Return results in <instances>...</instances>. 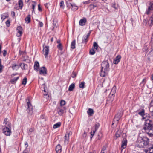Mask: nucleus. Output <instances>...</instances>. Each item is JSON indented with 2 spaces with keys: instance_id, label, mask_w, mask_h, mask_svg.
<instances>
[{
  "instance_id": "obj_54",
  "label": "nucleus",
  "mask_w": 153,
  "mask_h": 153,
  "mask_svg": "<svg viewBox=\"0 0 153 153\" xmlns=\"http://www.w3.org/2000/svg\"><path fill=\"white\" fill-rule=\"evenodd\" d=\"M49 5V4L48 3H47L45 4V6L46 8H48Z\"/></svg>"
},
{
  "instance_id": "obj_11",
  "label": "nucleus",
  "mask_w": 153,
  "mask_h": 153,
  "mask_svg": "<svg viewBox=\"0 0 153 153\" xmlns=\"http://www.w3.org/2000/svg\"><path fill=\"white\" fill-rule=\"evenodd\" d=\"M57 111L59 115L60 116H62L63 114L66 112L65 108L62 109L59 107L57 108Z\"/></svg>"
},
{
  "instance_id": "obj_22",
  "label": "nucleus",
  "mask_w": 153,
  "mask_h": 153,
  "mask_svg": "<svg viewBox=\"0 0 153 153\" xmlns=\"http://www.w3.org/2000/svg\"><path fill=\"white\" fill-rule=\"evenodd\" d=\"M116 87L115 86H114L112 88L110 93V94L112 95H113L116 93Z\"/></svg>"
},
{
  "instance_id": "obj_27",
  "label": "nucleus",
  "mask_w": 153,
  "mask_h": 153,
  "mask_svg": "<svg viewBox=\"0 0 153 153\" xmlns=\"http://www.w3.org/2000/svg\"><path fill=\"white\" fill-rule=\"evenodd\" d=\"M75 88V84L74 83L71 84L69 86L68 90L70 91H72Z\"/></svg>"
},
{
  "instance_id": "obj_47",
  "label": "nucleus",
  "mask_w": 153,
  "mask_h": 153,
  "mask_svg": "<svg viewBox=\"0 0 153 153\" xmlns=\"http://www.w3.org/2000/svg\"><path fill=\"white\" fill-rule=\"evenodd\" d=\"M148 55L150 56H153V48L149 52Z\"/></svg>"
},
{
  "instance_id": "obj_14",
  "label": "nucleus",
  "mask_w": 153,
  "mask_h": 153,
  "mask_svg": "<svg viewBox=\"0 0 153 153\" xmlns=\"http://www.w3.org/2000/svg\"><path fill=\"white\" fill-rule=\"evenodd\" d=\"M120 56L119 55L117 56L116 58L114 59L113 63L114 64H118L120 61Z\"/></svg>"
},
{
  "instance_id": "obj_37",
  "label": "nucleus",
  "mask_w": 153,
  "mask_h": 153,
  "mask_svg": "<svg viewBox=\"0 0 153 153\" xmlns=\"http://www.w3.org/2000/svg\"><path fill=\"white\" fill-rule=\"evenodd\" d=\"M66 5L68 7H71L72 5L73 4H71L70 3L69 1H66Z\"/></svg>"
},
{
  "instance_id": "obj_30",
  "label": "nucleus",
  "mask_w": 153,
  "mask_h": 153,
  "mask_svg": "<svg viewBox=\"0 0 153 153\" xmlns=\"http://www.w3.org/2000/svg\"><path fill=\"white\" fill-rule=\"evenodd\" d=\"M121 134V132L120 131H117L115 133V136L116 137V139L119 137Z\"/></svg>"
},
{
  "instance_id": "obj_40",
  "label": "nucleus",
  "mask_w": 153,
  "mask_h": 153,
  "mask_svg": "<svg viewBox=\"0 0 153 153\" xmlns=\"http://www.w3.org/2000/svg\"><path fill=\"white\" fill-rule=\"evenodd\" d=\"M95 51L94 49H91L89 52V53L90 55H93L95 53Z\"/></svg>"
},
{
  "instance_id": "obj_38",
  "label": "nucleus",
  "mask_w": 153,
  "mask_h": 153,
  "mask_svg": "<svg viewBox=\"0 0 153 153\" xmlns=\"http://www.w3.org/2000/svg\"><path fill=\"white\" fill-rule=\"evenodd\" d=\"M146 83V79H143L140 83V85L142 86H143Z\"/></svg>"
},
{
  "instance_id": "obj_24",
  "label": "nucleus",
  "mask_w": 153,
  "mask_h": 153,
  "mask_svg": "<svg viewBox=\"0 0 153 153\" xmlns=\"http://www.w3.org/2000/svg\"><path fill=\"white\" fill-rule=\"evenodd\" d=\"M71 7L72 10L74 11H75L78 9V7L74 3L73 4Z\"/></svg>"
},
{
  "instance_id": "obj_55",
  "label": "nucleus",
  "mask_w": 153,
  "mask_h": 153,
  "mask_svg": "<svg viewBox=\"0 0 153 153\" xmlns=\"http://www.w3.org/2000/svg\"><path fill=\"white\" fill-rule=\"evenodd\" d=\"M38 10L39 11H42V9L41 7L40 6L39 4L38 6Z\"/></svg>"
},
{
  "instance_id": "obj_39",
  "label": "nucleus",
  "mask_w": 153,
  "mask_h": 153,
  "mask_svg": "<svg viewBox=\"0 0 153 153\" xmlns=\"http://www.w3.org/2000/svg\"><path fill=\"white\" fill-rule=\"evenodd\" d=\"M60 6L61 8L63 9L64 8V2L63 1H61L60 3Z\"/></svg>"
},
{
  "instance_id": "obj_62",
  "label": "nucleus",
  "mask_w": 153,
  "mask_h": 153,
  "mask_svg": "<svg viewBox=\"0 0 153 153\" xmlns=\"http://www.w3.org/2000/svg\"><path fill=\"white\" fill-rule=\"evenodd\" d=\"M34 131V129L32 128H30L29 129V131L30 132H33Z\"/></svg>"
},
{
  "instance_id": "obj_26",
  "label": "nucleus",
  "mask_w": 153,
  "mask_h": 153,
  "mask_svg": "<svg viewBox=\"0 0 153 153\" xmlns=\"http://www.w3.org/2000/svg\"><path fill=\"white\" fill-rule=\"evenodd\" d=\"M19 77L17 76L16 78H14L13 79H11L10 81V82L12 84L15 83L16 81L18 79Z\"/></svg>"
},
{
  "instance_id": "obj_50",
  "label": "nucleus",
  "mask_w": 153,
  "mask_h": 153,
  "mask_svg": "<svg viewBox=\"0 0 153 153\" xmlns=\"http://www.w3.org/2000/svg\"><path fill=\"white\" fill-rule=\"evenodd\" d=\"M6 24L7 27H9L10 25V22L9 20H7L6 22Z\"/></svg>"
},
{
  "instance_id": "obj_17",
  "label": "nucleus",
  "mask_w": 153,
  "mask_h": 153,
  "mask_svg": "<svg viewBox=\"0 0 153 153\" xmlns=\"http://www.w3.org/2000/svg\"><path fill=\"white\" fill-rule=\"evenodd\" d=\"M39 63L36 61L35 62L34 68L35 70L36 71H38V69L39 68Z\"/></svg>"
},
{
  "instance_id": "obj_60",
  "label": "nucleus",
  "mask_w": 153,
  "mask_h": 153,
  "mask_svg": "<svg viewBox=\"0 0 153 153\" xmlns=\"http://www.w3.org/2000/svg\"><path fill=\"white\" fill-rule=\"evenodd\" d=\"M86 137V133L84 132V133L82 135V137L84 138H85Z\"/></svg>"
},
{
  "instance_id": "obj_51",
  "label": "nucleus",
  "mask_w": 153,
  "mask_h": 153,
  "mask_svg": "<svg viewBox=\"0 0 153 153\" xmlns=\"http://www.w3.org/2000/svg\"><path fill=\"white\" fill-rule=\"evenodd\" d=\"M17 30L18 31H22V29L21 26H19L17 27Z\"/></svg>"
},
{
  "instance_id": "obj_2",
  "label": "nucleus",
  "mask_w": 153,
  "mask_h": 153,
  "mask_svg": "<svg viewBox=\"0 0 153 153\" xmlns=\"http://www.w3.org/2000/svg\"><path fill=\"white\" fill-rule=\"evenodd\" d=\"M149 143V139L146 137L143 138L138 137L137 141V146L140 148L144 147L148 145Z\"/></svg>"
},
{
  "instance_id": "obj_61",
  "label": "nucleus",
  "mask_w": 153,
  "mask_h": 153,
  "mask_svg": "<svg viewBox=\"0 0 153 153\" xmlns=\"http://www.w3.org/2000/svg\"><path fill=\"white\" fill-rule=\"evenodd\" d=\"M45 84H43L42 85V87H43V88L44 89V92H45V93H46V91L45 90Z\"/></svg>"
},
{
  "instance_id": "obj_19",
  "label": "nucleus",
  "mask_w": 153,
  "mask_h": 153,
  "mask_svg": "<svg viewBox=\"0 0 153 153\" xmlns=\"http://www.w3.org/2000/svg\"><path fill=\"white\" fill-rule=\"evenodd\" d=\"M27 101V104L28 106V109L29 110H32V107L31 103L29 102V100L28 99L26 100Z\"/></svg>"
},
{
  "instance_id": "obj_53",
  "label": "nucleus",
  "mask_w": 153,
  "mask_h": 153,
  "mask_svg": "<svg viewBox=\"0 0 153 153\" xmlns=\"http://www.w3.org/2000/svg\"><path fill=\"white\" fill-rule=\"evenodd\" d=\"M36 3H34V4H32V8L33 9V10L32 11V12H33V11H34V8H35V7L36 5Z\"/></svg>"
},
{
  "instance_id": "obj_32",
  "label": "nucleus",
  "mask_w": 153,
  "mask_h": 153,
  "mask_svg": "<svg viewBox=\"0 0 153 153\" xmlns=\"http://www.w3.org/2000/svg\"><path fill=\"white\" fill-rule=\"evenodd\" d=\"M61 123L60 122H58L54 125L53 126V128L54 129H56L59 127L61 125Z\"/></svg>"
},
{
  "instance_id": "obj_48",
  "label": "nucleus",
  "mask_w": 153,
  "mask_h": 153,
  "mask_svg": "<svg viewBox=\"0 0 153 153\" xmlns=\"http://www.w3.org/2000/svg\"><path fill=\"white\" fill-rule=\"evenodd\" d=\"M65 104V102L64 100H61L60 101V105L61 106H62Z\"/></svg>"
},
{
  "instance_id": "obj_16",
  "label": "nucleus",
  "mask_w": 153,
  "mask_h": 153,
  "mask_svg": "<svg viewBox=\"0 0 153 153\" xmlns=\"http://www.w3.org/2000/svg\"><path fill=\"white\" fill-rule=\"evenodd\" d=\"M86 22V19L85 18H84L83 19H81L79 21V24L80 25L83 26L84 25Z\"/></svg>"
},
{
  "instance_id": "obj_3",
  "label": "nucleus",
  "mask_w": 153,
  "mask_h": 153,
  "mask_svg": "<svg viewBox=\"0 0 153 153\" xmlns=\"http://www.w3.org/2000/svg\"><path fill=\"white\" fill-rule=\"evenodd\" d=\"M109 70V65L107 61H103L102 64V68L100 72V76L104 77L107 75Z\"/></svg>"
},
{
  "instance_id": "obj_44",
  "label": "nucleus",
  "mask_w": 153,
  "mask_h": 153,
  "mask_svg": "<svg viewBox=\"0 0 153 153\" xmlns=\"http://www.w3.org/2000/svg\"><path fill=\"white\" fill-rule=\"evenodd\" d=\"M22 33V31H18L17 33H16V36L18 37L20 36Z\"/></svg>"
},
{
  "instance_id": "obj_5",
  "label": "nucleus",
  "mask_w": 153,
  "mask_h": 153,
  "mask_svg": "<svg viewBox=\"0 0 153 153\" xmlns=\"http://www.w3.org/2000/svg\"><path fill=\"white\" fill-rule=\"evenodd\" d=\"M152 10H153V1H151L149 2L148 8L145 13L146 14H149Z\"/></svg>"
},
{
  "instance_id": "obj_49",
  "label": "nucleus",
  "mask_w": 153,
  "mask_h": 153,
  "mask_svg": "<svg viewBox=\"0 0 153 153\" xmlns=\"http://www.w3.org/2000/svg\"><path fill=\"white\" fill-rule=\"evenodd\" d=\"M111 6L112 7L114 8L115 9H117V6L115 4H112Z\"/></svg>"
},
{
  "instance_id": "obj_21",
  "label": "nucleus",
  "mask_w": 153,
  "mask_h": 153,
  "mask_svg": "<svg viewBox=\"0 0 153 153\" xmlns=\"http://www.w3.org/2000/svg\"><path fill=\"white\" fill-rule=\"evenodd\" d=\"M19 68V66L17 64H14L12 65V68L13 70H17Z\"/></svg>"
},
{
  "instance_id": "obj_58",
  "label": "nucleus",
  "mask_w": 153,
  "mask_h": 153,
  "mask_svg": "<svg viewBox=\"0 0 153 153\" xmlns=\"http://www.w3.org/2000/svg\"><path fill=\"white\" fill-rule=\"evenodd\" d=\"M7 119H4V122H3V123L4 124H6L7 123Z\"/></svg>"
},
{
  "instance_id": "obj_6",
  "label": "nucleus",
  "mask_w": 153,
  "mask_h": 153,
  "mask_svg": "<svg viewBox=\"0 0 153 153\" xmlns=\"http://www.w3.org/2000/svg\"><path fill=\"white\" fill-rule=\"evenodd\" d=\"M49 52V47L48 46H43V53L46 58L47 57Z\"/></svg>"
},
{
  "instance_id": "obj_56",
  "label": "nucleus",
  "mask_w": 153,
  "mask_h": 153,
  "mask_svg": "<svg viewBox=\"0 0 153 153\" xmlns=\"http://www.w3.org/2000/svg\"><path fill=\"white\" fill-rule=\"evenodd\" d=\"M7 52L5 50H4V52L3 53V55L4 56H5Z\"/></svg>"
},
{
  "instance_id": "obj_13",
  "label": "nucleus",
  "mask_w": 153,
  "mask_h": 153,
  "mask_svg": "<svg viewBox=\"0 0 153 153\" xmlns=\"http://www.w3.org/2000/svg\"><path fill=\"white\" fill-rule=\"evenodd\" d=\"M122 114L121 113H118L115 116L114 119V121H116L117 123L118 122L119 120L121 118Z\"/></svg>"
},
{
  "instance_id": "obj_57",
  "label": "nucleus",
  "mask_w": 153,
  "mask_h": 153,
  "mask_svg": "<svg viewBox=\"0 0 153 153\" xmlns=\"http://www.w3.org/2000/svg\"><path fill=\"white\" fill-rule=\"evenodd\" d=\"M39 25L41 27H42L43 25V23L42 22H39Z\"/></svg>"
},
{
  "instance_id": "obj_59",
  "label": "nucleus",
  "mask_w": 153,
  "mask_h": 153,
  "mask_svg": "<svg viewBox=\"0 0 153 153\" xmlns=\"http://www.w3.org/2000/svg\"><path fill=\"white\" fill-rule=\"evenodd\" d=\"M11 14L13 17L14 16H15V13L14 11H12L11 13Z\"/></svg>"
},
{
  "instance_id": "obj_15",
  "label": "nucleus",
  "mask_w": 153,
  "mask_h": 153,
  "mask_svg": "<svg viewBox=\"0 0 153 153\" xmlns=\"http://www.w3.org/2000/svg\"><path fill=\"white\" fill-rule=\"evenodd\" d=\"M90 34V33L88 34L87 35H85L83 36L82 40V43L86 42L87 40V38L89 37Z\"/></svg>"
},
{
  "instance_id": "obj_36",
  "label": "nucleus",
  "mask_w": 153,
  "mask_h": 153,
  "mask_svg": "<svg viewBox=\"0 0 153 153\" xmlns=\"http://www.w3.org/2000/svg\"><path fill=\"white\" fill-rule=\"evenodd\" d=\"M85 82H82L79 84V87L80 88H83L85 86Z\"/></svg>"
},
{
  "instance_id": "obj_31",
  "label": "nucleus",
  "mask_w": 153,
  "mask_h": 153,
  "mask_svg": "<svg viewBox=\"0 0 153 153\" xmlns=\"http://www.w3.org/2000/svg\"><path fill=\"white\" fill-rule=\"evenodd\" d=\"M75 40H73L71 44V48L72 49H74L75 48Z\"/></svg>"
},
{
  "instance_id": "obj_20",
  "label": "nucleus",
  "mask_w": 153,
  "mask_h": 153,
  "mask_svg": "<svg viewBox=\"0 0 153 153\" xmlns=\"http://www.w3.org/2000/svg\"><path fill=\"white\" fill-rule=\"evenodd\" d=\"M8 16V15L7 13H4L1 15V19L2 21L4 20Z\"/></svg>"
},
{
  "instance_id": "obj_64",
  "label": "nucleus",
  "mask_w": 153,
  "mask_h": 153,
  "mask_svg": "<svg viewBox=\"0 0 153 153\" xmlns=\"http://www.w3.org/2000/svg\"><path fill=\"white\" fill-rule=\"evenodd\" d=\"M2 68H3L2 66H0V72H2Z\"/></svg>"
},
{
  "instance_id": "obj_45",
  "label": "nucleus",
  "mask_w": 153,
  "mask_h": 153,
  "mask_svg": "<svg viewBox=\"0 0 153 153\" xmlns=\"http://www.w3.org/2000/svg\"><path fill=\"white\" fill-rule=\"evenodd\" d=\"M57 47L60 50L62 51V46L61 43L59 44L57 46Z\"/></svg>"
},
{
  "instance_id": "obj_23",
  "label": "nucleus",
  "mask_w": 153,
  "mask_h": 153,
  "mask_svg": "<svg viewBox=\"0 0 153 153\" xmlns=\"http://www.w3.org/2000/svg\"><path fill=\"white\" fill-rule=\"evenodd\" d=\"M147 24L149 27H151L153 25V20L151 18L148 19Z\"/></svg>"
},
{
  "instance_id": "obj_43",
  "label": "nucleus",
  "mask_w": 153,
  "mask_h": 153,
  "mask_svg": "<svg viewBox=\"0 0 153 153\" xmlns=\"http://www.w3.org/2000/svg\"><path fill=\"white\" fill-rule=\"evenodd\" d=\"M27 81V78L26 77H25V78L23 79L22 82V84L24 85H25Z\"/></svg>"
},
{
  "instance_id": "obj_42",
  "label": "nucleus",
  "mask_w": 153,
  "mask_h": 153,
  "mask_svg": "<svg viewBox=\"0 0 153 153\" xmlns=\"http://www.w3.org/2000/svg\"><path fill=\"white\" fill-rule=\"evenodd\" d=\"M149 111L152 114V115L153 116V106H150L149 108Z\"/></svg>"
},
{
  "instance_id": "obj_63",
  "label": "nucleus",
  "mask_w": 153,
  "mask_h": 153,
  "mask_svg": "<svg viewBox=\"0 0 153 153\" xmlns=\"http://www.w3.org/2000/svg\"><path fill=\"white\" fill-rule=\"evenodd\" d=\"M150 106H153V99L151 101V102L150 103Z\"/></svg>"
},
{
  "instance_id": "obj_4",
  "label": "nucleus",
  "mask_w": 153,
  "mask_h": 153,
  "mask_svg": "<svg viewBox=\"0 0 153 153\" xmlns=\"http://www.w3.org/2000/svg\"><path fill=\"white\" fill-rule=\"evenodd\" d=\"M99 126V124L97 123L95 124L94 126L92 128L91 130V131L90 132L91 136L90 137L91 138H92L95 132L98 128Z\"/></svg>"
},
{
  "instance_id": "obj_7",
  "label": "nucleus",
  "mask_w": 153,
  "mask_h": 153,
  "mask_svg": "<svg viewBox=\"0 0 153 153\" xmlns=\"http://www.w3.org/2000/svg\"><path fill=\"white\" fill-rule=\"evenodd\" d=\"M3 132L7 136H9L11 133L10 129L7 127H5L3 129Z\"/></svg>"
},
{
  "instance_id": "obj_1",
  "label": "nucleus",
  "mask_w": 153,
  "mask_h": 153,
  "mask_svg": "<svg viewBox=\"0 0 153 153\" xmlns=\"http://www.w3.org/2000/svg\"><path fill=\"white\" fill-rule=\"evenodd\" d=\"M144 129L148 135L151 137H153V126L152 122L150 120H146L145 122Z\"/></svg>"
},
{
  "instance_id": "obj_52",
  "label": "nucleus",
  "mask_w": 153,
  "mask_h": 153,
  "mask_svg": "<svg viewBox=\"0 0 153 153\" xmlns=\"http://www.w3.org/2000/svg\"><path fill=\"white\" fill-rule=\"evenodd\" d=\"M76 76V74L75 72H73L71 76L74 78Z\"/></svg>"
},
{
  "instance_id": "obj_35",
  "label": "nucleus",
  "mask_w": 153,
  "mask_h": 153,
  "mask_svg": "<svg viewBox=\"0 0 153 153\" xmlns=\"http://www.w3.org/2000/svg\"><path fill=\"white\" fill-rule=\"evenodd\" d=\"M145 110L144 109H143L141 111L139 112L138 113V114L142 116V117H144V114ZM144 118V117H143Z\"/></svg>"
},
{
  "instance_id": "obj_33",
  "label": "nucleus",
  "mask_w": 153,
  "mask_h": 153,
  "mask_svg": "<svg viewBox=\"0 0 153 153\" xmlns=\"http://www.w3.org/2000/svg\"><path fill=\"white\" fill-rule=\"evenodd\" d=\"M93 110L92 109L89 108L88 109V111H87V113L90 116L92 115V114H93Z\"/></svg>"
},
{
  "instance_id": "obj_8",
  "label": "nucleus",
  "mask_w": 153,
  "mask_h": 153,
  "mask_svg": "<svg viewBox=\"0 0 153 153\" xmlns=\"http://www.w3.org/2000/svg\"><path fill=\"white\" fill-rule=\"evenodd\" d=\"M39 71L40 74L42 75H45L47 74V69L44 67L40 68Z\"/></svg>"
},
{
  "instance_id": "obj_10",
  "label": "nucleus",
  "mask_w": 153,
  "mask_h": 153,
  "mask_svg": "<svg viewBox=\"0 0 153 153\" xmlns=\"http://www.w3.org/2000/svg\"><path fill=\"white\" fill-rule=\"evenodd\" d=\"M121 146V149L122 150L125 148L126 147L127 144V140L126 138H124L123 139Z\"/></svg>"
},
{
  "instance_id": "obj_9",
  "label": "nucleus",
  "mask_w": 153,
  "mask_h": 153,
  "mask_svg": "<svg viewBox=\"0 0 153 153\" xmlns=\"http://www.w3.org/2000/svg\"><path fill=\"white\" fill-rule=\"evenodd\" d=\"M70 134H72L71 132H67L66 133L65 136L64 143L66 144H68L69 142V136Z\"/></svg>"
},
{
  "instance_id": "obj_12",
  "label": "nucleus",
  "mask_w": 153,
  "mask_h": 153,
  "mask_svg": "<svg viewBox=\"0 0 153 153\" xmlns=\"http://www.w3.org/2000/svg\"><path fill=\"white\" fill-rule=\"evenodd\" d=\"M146 153H152L153 152V145H151L148 149L144 150Z\"/></svg>"
},
{
  "instance_id": "obj_34",
  "label": "nucleus",
  "mask_w": 153,
  "mask_h": 153,
  "mask_svg": "<svg viewBox=\"0 0 153 153\" xmlns=\"http://www.w3.org/2000/svg\"><path fill=\"white\" fill-rule=\"evenodd\" d=\"M20 66L22 68H23L25 70L26 69L27 67V65L24 63H21Z\"/></svg>"
},
{
  "instance_id": "obj_46",
  "label": "nucleus",
  "mask_w": 153,
  "mask_h": 153,
  "mask_svg": "<svg viewBox=\"0 0 153 153\" xmlns=\"http://www.w3.org/2000/svg\"><path fill=\"white\" fill-rule=\"evenodd\" d=\"M148 19H144L143 21V24L145 25H146L148 24Z\"/></svg>"
},
{
  "instance_id": "obj_25",
  "label": "nucleus",
  "mask_w": 153,
  "mask_h": 153,
  "mask_svg": "<svg viewBox=\"0 0 153 153\" xmlns=\"http://www.w3.org/2000/svg\"><path fill=\"white\" fill-rule=\"evenodd\" d=\"M25 21L26 23H28L30 21V15H28V16L25 19Z\"/></svg>"
},
{
  "instance_id": "obj_28",
  "label": "nucleus",
  "mask_w": 153,
  "mask_h": 153,
  "mask_svg": "<svg viewBox=\"0 0 153 153\" xmlns=\"http://www.w3.org/2000/svg\"><path fill=\"white\" fill-rule=\"evenodd\" d=\"M18 5L20 9H22L23 6V1L22 0H19L18 1Z\"/></svg>"
},
{
  "instance_id": "obj_41",
  "label": "nucleus",
  "mask_w": 153,
  "mask_h": 153,
  "mask_svg": "<svg viewBox=\"0 0 153 153\" xmlns=\"http://www.w3.org/2000/svg\"><path fill=\"white\" fill-rule=\"evenodd\" d=\"M98 47V45L97 44L96 42H94L93 44V48L95 50H97Z\"/></svg>"
},
{
  "instance_id": "obj_18",
  "label": "nucleus",
  "mask_w": 153,
  "mask_h": 153,
  "mask_svg": "<svg viewBox=\"0 0 153 153\" xmlns=\"http://www.w3.org/2000/svg\"><path fill=\"white\" fill-rule=\"evenodd\" d=\"M55 150L57 153H60L62 151L61 146L60 145L58 144L56 146Z\"/></svg>"
},
{
  "instance_id": "obj_29",
  "label": "nucleus",
  "mask_w": 153,
  "mask_h": 153,
  "mask_svg": "<svg viewBox=\"0 0 153 153\" xmlns=\"http://www.w3.org/2000/svg\"><path fill=\"white\" fill-rule=\"evenodd\" d=\"M144 118L143 117H142V119H145L146 121V120H149L148 119V118L149 117V114H144L143 115Z\"/></svg>"
}]
</instances>
